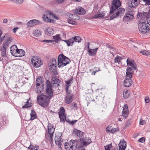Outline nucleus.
I'll use <instances>...</instances> for the list:
<instances>
[{"instance_id": "f03ea898", "label": "nucleus", "mask_w": 150, "mask_h": 150, "mask_svg": "<svg viewBox=\"0 0 150 150\" xmlns=\"http://www.w3.org/2000/svg\"><path fill=\"white\" fill-rule=\"evenodd\" d=\"M46 86V93L48 96H47L43 94L38 95L37 100L38 104L41 106L46 108L49 105V99L53 96L52 85L51 82L47 80L45 83Z\"/></svg>"}, {"instance_id": "72a5a7b5", "label": "nucleus", "mask_w": 150, "mask_h": 150, "mask_svg": "<svg viewBox=\"0 0 150 150\" xmlns=\"http://www.w3.org/2000/svg\"><path fill=\"white\" fill-rule=\"evenodd\" d=\"M6 49L3 47H1V49H0V50L1 51V56L3 57H5L7 56L6 54Z\"/></svg>"}, {"instance_id": "bb28decb", "label": "nucleus", "mask_w": 150, "mask_h": 150, "mask_svg": "<svg viewBox=\"0 0 150 150\" xmlns=\"http://www.w3.org/2000/svg\"><path fill=\"white\" fill-rule=\"evenodd\" d=\"M73 81L74 78L72 77L70 79L65 81V87H69L71 85V84L73 83Z\"/></svg>"}, {"instance_id": "79ce46f5", "label": "nucleus", "mask_w": 150, "mask_h": 150, "mask_svg": "<svg viewBox=\"0 0 150 150\" xmlns=\"http://www.w3.org/2000/svg\"><path fill=\"white\" fill-rule=\"evenodd\" d=\"M122 59V57L117 56L115 59V63L117 62L118 63H120Z\"/></svg>"}, {"instance_id": "4c0bfd02", "label": "nucleus", "mask_w": 150, "mask_h": 150, "mask_svg": "<svg viewBox=\"0 0 150 150\" xmlns=\"http://www.w3.org/2000/svg\"><path fill=\"white\" fill-rule=\"evenodd\" d=\"M49 64L50 65H56L57 64L56 60L54 58H52L50 60L49 62Z\"/></svg>"}, {"instance_id": "e433bc0d", "label": "nucleus", "mask_w": 150, "mask_h": 150, "mask_svg": "<svg viewBox=\"0 0 150 150\" xmlns=\"http://www.w3.org/2000/svg\"><path fill=\"white\" fill-rule=\"evenodd\" d=\"M33 35L36 37L40 36L41 35V32L39 30H35L33 31Z\"/></svg>"}, {"instance_id": "58836bf2", "label": "nucleus", "mask_w": 150, "mask_h": 150, "mask_svg": "<svg viewBox=\"0 0 150 150\" xmlns=\"http://www.w3.org/2000/svg\"><path fill=\"white\" fill-rule=\"evenodd\" d=\"M43 87L42 86L41 87H36V91L37 93H40L43 91Z\"/></svg>"}, {"instance_id": "0eeeda50", "label": "nucleus", "mask_w": 150, "mask_h": 150, "mask_svg": "<svg viewBox=\"0 0 150 150\" xmlns=\"http://www.w3.org/2000/svg\"><path fill=\"white\" fill-rule=\"evenodd\" d=\"M115 11H116V13L110 16L109 20H112L114 18H117L119 16H122L125 12V10L122 8H120Z\"/></svg>"}, {"instance_id": "a211bd4d", "label": "nucleus", "mask_w": 150, "mask_h": 150, "mask_svg": "<svg viewBox=\"0 0 150 150\" xmlns=\"http://www.w3.org/2000/svg\"><path fill=\"white\" fill-rule=\"evenodd\" d=\"M73 134L76 136L77 137L80 138L82 137L83 132L77 129H75L73 130Z\"/></svg>"}, {"instance_id": "7c9ffc66", "label": "nucleus", "mask_w": 150, "mask_h": 150, "mask_svg": "<svg viewBox=\"0 0 150 150\" xmlns=\"http://www.w3.org/2000/svg\"><path fill=\"white\" fill-rule=\"evenodd\" d=\"M39 147L38 145H33L31 144H30L28 149L30 150H37L39 149Z\"/></svg>"}, {"instance_id": "6e6d98bb", "label": "nucleus", "mask_w": 150, "mask_h": 150, "mask_svg": "<svg viewBox=\"0 0 150 150\" xmlns=\"http://www.w3.org/2000/svg\"><path fill=\"white\" fill-rule=\"evenodd\" d=\"M112 144H108L104 146L105 150H110V148L112 147Z\"/></svg>"}, {"instance_id": "ea45409f", "label": "nucleus", "mask_w": 150, "mask_h": 150, "mask_svg": "<svg viewBox=\"0 0 150 150\" xmlns=\"http://www.w3.org/2000/svg\"><path fill=\"white\" fill-rule=\"evenodd\" d=\"M132 74H131V73L126 72L125 79H132L131 78H132Z\"/></svg>"}, {"instance_id": "39448f33", "label": "nucleus", "mask_w": 150, "mask_h": 150, "mask_svg": "<svg viewBox=\"0 0 150 150\" xmlns=\"http://www.w3.org/2000/svg\"><path fill=\"white\" fill-rule=\"evenodd\" d=\"M121 3L120 0H112L109 14L113 13L115 11L118 9L121 6Z\"/></svg>"}, {"instance_id": "e2e57ef3", "label": "nucleus", "mask_w": 150, "mask_h": 150, "mask_svg": "<svg viewBox=\"0 0 150 150\" xmlns=\"http://www.w3.org/2000/svg\"><path fill=\"white\" fill-rule=\"evenodd\" d=\"M125 110V111H127L128 112H129V110H128V107L127 104L125 105L124 107H123V111H124Z\"/></svg>"}, {"instance_id": "774afa93", "label": "nucleus", "mask_w": 150, "mask_h": 150, "mask_svg": "<svg viewBox=\"0 0 150 150\" xmlns=\"http://www.w3.org/2000/svg\"><path fill=\"white\" fill-rule=\"evenodd\" d=\"M145 102L146 103H148L149 102V99L148 97H146L145 98Z\"/></svg>"}, {"instance_id": "338daca9", "label": "nucleus", "mask_w": 150, "mask_h": 150, "mask_svg": "<svg viewBox=\"0 0 150 150\" xmlns=\"http://www.w3.org/2000/svg\"><path fill=\"white\" fill-rule=\"evenodd\" d=\"M6 35V34H5L4 35H3L1 37H0V42L1 43L3 42L5 38Z\"/></svg>"}, {"instance_id": "f8f14e48", "label": "nucleus", "mask_w": 150, "mask_h": 150, "mask_svg": "<svg viewBox=\"0 0 150 150\" xmlns=\"http://www.w3.org/2000/svg\"><path fill=\"white\" fill-rule=\"evenodd\" d=\"M12 39L11 37H9L3 42L2 47L7 49L11 42Z\"/></svg>"}, {"instance_id": "052dcab7", "label": "nucleus", "mask_w": 150, "mask_h": 150, "mask_svg": "<svg viewBox=\"0 0 150 150\" xmlns=\"http://www.w3.org/2000/svg\"><path fill=\"white\" fill-rule=\"evenodd\" d=\"M119 131V129L118 128H112L111 131L110 133H114L115 132H117Z\"/></svg>"}, {"instance_id": "c9c22d12", "label": "nucleus", "mask_w": 150, "mask_h": 150, "mask_svg": "<svg viewBox=\"0 0 150 150\" xmlns=\"http://www.w3.org/2000/svg\"><path fill=\"white\" fill-rule=\"evenodd\" d=\"M31 21L32 22L33 26L42 24V22L41 21L36 19H33Z\"/></svg>"}, {"instance_id": "4468645a", "label": "nucleus", "mask_w": 150, "mask_h": 150, "mask_svg": "<svg viewBox=\"0 0 150 150\" xmlns=\"http://www.w3.org/2000/svg\"><path fill=\"white\" fill-rule=\"evenodd\" d=\"M134 18L133 15L129 13H126L123 18V21L125 22L132 21Z\"/></svg>"}, {"instance_id": "603ef678", "label": "nucleus", "mask_w": 150, "mask_h": 150, "mask_svg": "<svg viewBox=\"0 0 150 150\" xmlns=\"http://www.w3.org/2000/svg\"><path fill=\"white\" fill-rule=\"evenodd\" d=\"M132 123V122L131 119H129L128 120L127 122V123L125 126V129L127 127H129V125H130Z\"/></svg>"}, {"instance_id": "a18cd8bd", "label": "nucleus", "mask_w": 150, "mask_h": 150, "mask_svg": "<svg viewBox=\"0 0 150 150\" xmlns=\"http://www.w3.org/2000/svg\"><path fill=\"white\" fill-rule=\"evenodd\" d=\"M95 69H98V70H94V71H92V73H91V75H95V74H96V73L97 72H98V71H101V69H100V68L99 67H98V68H97V67H95L93 69V70H94Z\"/></svg>"}, {"instance_id": "b1692460", "label": "nucleus", "mask_w": 150, "mask_h": 150, "mask_svg": "<svg viewBox=\"0 0 150 150\" xmlns=\"http://www.w3.org/2000/svg\"><path fill=\"white\" fill-rule=\"evenodd\" d=\"M57 66L56 65H50V70L51 72L54 75H57V73L56 70Z\"/></svg>"}, {"instance_id": "6ab92c4d", "label": "nucleus", "mask_w": 150, "mask_h": 150, "mask_svg": "<svg viewBox=\"0 0 150 150\" xmlns=\"http://www.w3.org/2000/svg\"><path fill=\"white\" fill-rule=\"evenodd\" d=\"M74 96L73 94H71L70 95H66L65 98V102L67 104H70L72 101V98Z\"/></svg>"}, {"instance_id": "f3484780", "label": "nucleus", "mask_w": 150, "mask_h": 150, "mask_svg": "<svg viewBox=\"0 0 150 150\" xmlns=\"http://www.w3.org/2000/svg\"><path fill=\"white\" fill-rule=\"evenodd\" d=\"M18 49L17 46L14 45L12 46L10 48V52L12 55L14 56H15L16 54H17V51Z\"/></svg>"}, {"instance_id": "c03bdc74", "label": "nucleus", "mask_w": 150, "mask_h": 150, "mask_svg": "<svg viewBox=\"0 0 150 150\" xmlns=\"http://www.w3.org/2000/svg\"><path fill=\"white\" fill-rule=\"evenodd\" d=\"M67 21L69 23L71 24L74 25H77V22L74 21L72 19H71L68 18L67 19Z\"/></svg>"}, {"instance_id": "09e8293b", "label": "nucleus", "mask_w": 150, "mask_h": 150, "mask_svg": "<svg viewBox=\"0 0 150 150\" xmlns=\"http://www.w3.org/2000/svg\"><path fill=\"white\" fill-rule=\"evenodd\" d=\"M112 128V126H108L106 128V131L108 133H110Z\"/></svg>"}, {"instance_id": "69168bd1", "label": "nucleus", "mask_w": 150, "mask_h": 150, "mask_svg": "<svg viewBox=\"0 0 150 150\" xmlns=\"http://www.w3.org/2000/svg\"><path fill=\"white\" fill-rule=\"evenodd\" d=\"M31 105L30 104H28L27 103L25 105L23 106L22 107L23 108H28L31 107Z\"/></svg>"}, {"instance_id": "a19ab883", "label": "nucleus", "mask_w": 150, "mask_h": 150, "mask_svg": "<svg viewBox=\"0 0 150 150\" xmlns=\"http://www.w3.org/2000/svg\"><path fill=\"white\" fill-rule=\"evenodd\" d=\"M73 40V39L72 38L68 40L67 46H71L73 45L74 43Z\"/></svg>"}, {"instance_id": "37998d69", "label": "nucleus", "mask_w": 150, "mask_h": 150, "mask_svg": "<svg viewBox=\"0 0 150 150\" xmlns=\"http://www.w3.org/2000/svg\"><path fill=\"white\" fill-rule=\"evenodd\" d=\"M122 116L123 117L124 119H126L128 117L129 114V112L127 111H122Z\"/></svg>"}, {"instance_id": "412c9836", "label": "nucleus", "mask_w": 150, "mask_h": 150, "mask_svg": "<svg viewBox=\"0 0 150 150\" xmlns=\"http://www.w3.org/2000/svg\"><path fill=\"white\" fill-rule=\"evenodd\" d=\"M126 62L127 64L132 67L134 70H136L137 69V66L135 63L134 62L133 60L131 61L129 60L128 59L127 60Z\"/></svg>"}, {"instance_id": "c85d7f7f", "label": "nucleus", "mask_w": 150, "mask_h": 150, "mask_svg": "<svg viewBox=\"0 0 150 150\" xmlns=\"http://www.w3.org/2000/svg\"><path fill=\"white\" fill-rule=\"evenodd\" d=\"M31 116V118L30 120H33L37 117L36 115L35 114V110H32L31 111V113L30 114Z\"/></svg>"}, {"instance_id": "cd10ccee", "label": "nucleus", "mask_w": 150, "mask_h": 150, "mask_svg": "<svg viewBox=\"0 0 150 150\" xmlns=\"http://www.w3.org/2000/svg\"><path fill=\"white\" fill-rule=\"evenodd\" d=\"M98 49V48H96L94 49H89L88 51L89 53L88 55L91 56H94L96 54Z\"/></svg>"}, {"instance_id": "864d4df0", "label": "nucleus", "mask_w": 150, "mask_h": 150, "mask_svg": "<svg viewBox=\"0 0 150 150\" xmlns=\"http://www.w3.org/2000/svg\"><path fill=\"white\" fill-rule=\"evenodd\" d=\"M144 5L145 6H149L150 5V0H142Z\"/></svg>"}, {"instance_id": "2f4dec72", "label": "nucleus", "mask_w": 150, "mask_h": 150, "mask_svg": "<svg viewBox=\"0 0 150 150\" xmlns=\"http://www.w3.org/2000/svg\"><path fill=\"white\" fill-rule=\"evenodd\" d=\"M130 91L129 90L125 91H124L123 93V96L125 99H127L130 95Z\"/></svg>"}, {"instance_id": "4be33fe9", "label": "nucleus", "mask_w": 150, "mask_h": 150, "mask_svg": "<svg viewBox=\"0 0 150 150\" xmlns=\"http://www.w3.org/2000/svg\"><path fill=\"white\" fill-rule=\"evenodd\" d=\"M45 34L48 36H51L54 34V31L53 29L50 28H48L46 29L45 31Z\"/></svg>"}, {"instance_id": "13d9d810", "label": "nucleus", "mask_w": 150, "mask_h": 150, "mask_svg": "<svg viewBox=\"0 0 150 150\" xmlns=\"http://www.w3.org/2000/svg\"><path fill=\"white\" fill-rule=\"evenodd\" d=\"M42 42H44L46 43H52L53 42V40H44L42 41Z\"/></svg>"}, {"instance_id": "f257e3e1", "label": "nucleus", "mask_w": 150, "mask_h": 150, "mask_svg": "<svg viewBox=\"0 0 150 150\" xmlns=\"http://www.w3.org/2000/svg\"><path fill=\"white\" fill-rule=\"evenodd\" d=\"M137 17L139 19L138 25L139 31L143 34L149 33L150 29V9L148 12L139 13Z\"/></svg>"}, {"instance_id": "49530a36", "label": "nucleus", "mask_w": 150, "mask_h": 150, "mask_svg": "<svg viewBox=\"0 0 150 150\" xmlns=\"http://www.w3.org/2000/svg\"><path fill=\"white\" fill-rule=\"evenodd\" d=\"M43 20L44 21L46 22H48L52 23H55V21H54L53 19H50L49 18H47V19H45Z\"/></svg>"}, {"instance_id": "20e7f679", "label": "nucleus", "mask_w": 150, "mask_h": 150, "mask_svg": "<svg viewBox=\"0 0 150 150\" xmlns=\"http://www.w3.org/2000/svg\"><path fill=\"white\" fill-rule=\"evenodd\" d=\"M79 140V148L85 147L92 142L91 138L87 137L81 138Z\"/></svg>"}, {"instance_id": "1a4fd4ad", "label": "nucleus", "mask_w": 150, "mask_h": 150, "mask_svg": "<svg viewBox=\"0 0 150 150\" xmlns=\"http://www.w3.org/2000/svg\"><path fill=\"white\" fill-rule=\"evenodd\" d=\"M62 136V133H57L55 134L54 138L56 144L59 147L61 150L62 149V148L61 147L62 143L63 142V140L61 138Z\"/></svg>"}, {"instance_id": "a878e982", "label": "nucleus", "mask_w": 150, "mask_h": 150, "mask_svg": "<svg viewBox=\"0 0 150 150\" xmlns=\"http://www.w3.org/2000/svg\"><path fill=\"white\" fill-rule=\"evenodd\" d=\"M48 133L49 134H53L55 128L51 124H49L48 126Z\"/></svg>"}, {"instance_id": "de8ad7c7", "label": "nucleus", "mask_w": 150, "mask_h": 150, "mask_svg": "<svg viewBox=\"0 0 150 150\" xmlns=\"http://www.w3.org/2000/svg\"><path fill=\"white\" fill-rule=\"evenodd\" d=\"M140 52L142 53L143 55L146 56L149 55L150 54V53L149 52L146 50L140 51Z\"/></svg>"}, {"instance_id": "6e6552de", "label": "nucleus", "mask_w": 150, "mask_h": 150, "mask_svg": "<svg viewBox=\"0 0 150 150\" xmlns=\"http://www.w3.org/2000/svg\"><path fill=\"white\" fill-rule=\"evenodd\" d=\"M71 142H72V145H71V146L69 147H65V149L66 150H76L77 148H79V140H71Z\"/></svg>"}, {"instance_id": "c756f323", "label": "nucleus", "mask_w": 150, "mask_h": 150, "mask_svg": "<svg viewBox=\"0 0 150 150\" xmlns=\"http://www.w3.org/2000/svg\"><path fill=\"white\" fill-rule=\"evenodd\" d=\"M53 38L54 40L53 42L54 41L56 43H58V42L61 40V37H60V35L57 34L56 35L53 36Z\"/></svg>"}, {"instance_id": "dca6fc26", "label": "nucleus", "mask_w": 150, "mask_h": 150, "mask_svg": "<svg viewBox=\"0 0 150 150\" xmlns=\"http://www.w3.org/2000/svg\"><path fill=\"white\" fill-rule=\"evenodd\" d=\"M44 79L41 76H39L37 78L36 81V87H40L41 85L42 86H44Z\"/></svg>"}, {"instance_id": "2eb2a0df", "label": "nucleus", "mask_w": 150, "mask_h": 150, "mask_svg": "<svg viewBox=\"0 0 150 150\" xmlns=\"http://www.w3.org/2000/svg\"><path fill=\"white\" fill-rule=\"evenodd\" d=\"M119 149L118 150H125L127 146V143L124 140H121L118 144Z\"/></svg>"}, {"instance_id": "5701e85b", "label": "nucleus", "mask_w": 150, "mask_h": 150, "mask_svg": "<svg viewBox=\"0 0 150 150\" xmlns=\"http://www.w3.org/2000/svg\"><path fill=\"white\" fill-rule=\"evenodd\" d=\"M132 83V80L131 79H125L124 80L123 84L126 87L130 86Z\"/></svg>"}, {"instance_id": "5fc2aeb1", "label": "nucleus", "mask_w": 150, "mask_h": 150, "mask_svg": "<svg viewBox=\"0 0 150 150\" xmlns=\"http://www.w3.org/2000/svg\"><path fill=\"white\" fill-rule=\"evenodd\" d=\"M69 87H65V91H66L67 94L66 95H70V93L71 92V91L69 89Z\"/></svg>"}, {"instance_id": "3c124183", "label": "nucleus", "mask_w": 150, "mask_h": 150, "mask_svg": "<svg viewBox=\"0 0 150 150\" xmlns=\"http://www.w3.org/2000/svg\"><path fill=\"white\" fill-rule=\"evenodd\" d=\"M11 1L16 3V4H21L23 1V0H11Z\"/></svg>"}, {"instance_id": "ddd939ff", "label": "nucleus", "mask_w": 150, "mask_h": 150, "mask_svg": "<svg viewBox=\"0 0 150 150\" xmlns=\"http://www.w3.org/2000/svg\"><path fill=\"white\" fill-rule=\"evenodd\" d=\"M140 0H129V6L131 7H135L140 3Z\"/></svg>"}, {"instance_id": "4d7b16f0", "label": "nucleus", "mask_w": 150, "mask_h": 150, "mask_svg": "<svg viewBox=\"0 0 150 150\" xmlns=\"http://www.w3.org/2000/svg\"><path fill=\"white\" fill-rule=\"evenodd\" d=\"M71 105V106L74 107V109L75 110H76L78 108V106L77 104L76 103H72Z\"/></svg>"}, {"instance_id": "8fccbe9b", "label": "nucleus", "mask_w": 150, "mask_h": 150, "mask_svg": "<svg viewBox=\"0 0 150 150\" xmlns=\"http://www.w3.org/2000/svg\"><path fill=\"white\" fill-rule=\"evenodd\" d=\"M126 72L131 73V74H133L134 72V71L133 70L132 68L129 67H127V68Z\"/></svg>"}, {"instance_id": "7ed1b4c3", "label": "nucleus", "mask_w": 150, "mask_h": 150, "mask_svg": "<svg viewBox=\"0 0 150 150\" xmlns=\"http://www.w3.org/2000/svg\"><path fill=\"white\" fill-rule=\"evenodd\" d=\"M57 60V65L59 68L66 66L71 62V60L68 57L65 56L62 54L59 55Z\"/></svg>"}, {"instance_id": "0e129e2a", "label": "nucleus", "mask_w": 150, "mask_h": 150, "mask_svg": "<svg viewBox=\"0 0 150 150\" xmlns=\"http://www.w3.org/2000/svg\"><path fill=\"white\" fill-rule=\"evenodd\" d=\"M145 140V139L144 137H142L140 138L139 139V141L141 143H144Z\"/></svg>"}, {"instance_id": "680f3d73", "label": "nucleus", "mask_w": 150, "mask_h": 150, "mask_svg": "<svg viewBox=\"0 0 150 150\" xmlns=\"http://www.w3.org/2000/svg\"><path fill=\"white\" fill-rule=\"evenodd\" d=\"M71 143L70 142V143H68L67 142H65L64 144V145L65 146V147H69L71 146Z\"/></svg>"}, {"instance_id": "9b49d317", "label": "nucleus", "mask_w": 150, "mask_h": 150, "mask_svg": "<svg viewBox=\"0 0 150 150\" xmlns=\"http://www.w3.org/2000/svg\"><path fill=\"white\" fill-rule=\"evenodd\" d=\"M50 16L54 18L56 20L59 19V18L57 16L48 11H45V14L42 16L43 19L44 20L45 19H47V18L50 17Z\"/></svg>"}, {"instance_id": "393cba45", "label": "nucleus", "mask_w": 150, "mask_h": 150, "mask_svg": "<svg viewBox=\"0 0 150 150\" xmlns=\"http://www.w3.org/2000/svg\"><path fill=\"white\" fill-rule=\"evenodd\" d=\"M17 54H16L15 57H21L24 56L25 54V51L21 49H18L17 52Z\"/></svg>"}, {"instance_id": "aec40b11", "label": "nucleus", "mask_w": 150, "mask_h": 150, "mask_svg": "<svg viewBox=\"0 0 150 150\" xmlns=\"http://www.w3.org/2000/svg\"><path fill=\"white\" fill-rule=\"evenodd\" d=\"M74 13L75 14H77L80 15H83L85 14V11L84 9L80 7L75 10Z\"/></svg>"}, {"instance_id": "bf43d9fd", "label": "nucleus", "mask_w": 150, "mask_h": 150, "mask_svg": "<svg viewBox=\"0 0 150 150\" xmlns=\"http://www.w3.org/2000/svg\"><path fill=\"white\" fill-rule=\"evenodd\" d=\"M26 25L28 27H32L33 26L31 20L29 21L27 23Z\"/></svg>"}, {"instance_id": "f704fd0d", "label": "nucleus", "mask_w": 150, "mask_h": 150, "mask_svg": "<svg viewBox=\"0 0 150 150\" xmlns=\"http://www.w3.org/2000/svg\"><path fill=\"white\" fill-rule=\"evenodd\" d=\"M73 39L74 42H78L79 43L80 42H81V38L79 36H76L73 37L72 38Z\"/></svg>"}, {"instance_id": "9d476101", "label": "nucleus", "mask_w": 150, "mask_h": 150, "mask_svg": "<svg viewBox=\"0 0 150 150\" xmlns=\"http://www.w3.org/2000/svg\"><path fill=\"white\" fill-rule=\"evenodd\" d=\"M58 113L60 121L64 123L66 119V116L64 108L63 107H61L60 111Z\"/></svg>"}, {"instance_id": "473e14b6", "label": "nucleus", "mask_w": 150, "mask_h": 150, "mask_svg": "<svg viewBox=\"0 0 150 150\" xmlns=\"http://www.w3.org/2000/svg\"><path fill=\"white\" fill-rule=\"evenodd\" d=\"M105 16V13L103 12L100 13L98 14H96L93 16L94 18H103Z\"/></svg>"}, {"instance_id": "423d86ee", "label": "nucleus", "mask_w": 150, "mask_h": 150, "mask_svg": "<svg viewBox=\"0 0 150 150\" xmlns=\"http://www.w3.org/2000/svg\"><path fill=\"white\" fill-rule=\"evenodd\" d=\"M31 61L33 66L35 67H38L42 64L41 59L37 56H33Z\"/></svg>"}]
</instances>
